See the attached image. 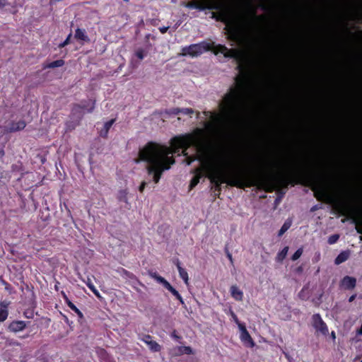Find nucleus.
I'll list each match as a JSON object with an SVG mask.
<instances>
[{"mask_svg": "<svg viewBox=\"0 0 362 362\" xmlns=\"http://www.w3.org/2000/svg\"><path fill=\"white\" fill-rule=\"evenodd\" d=\"M191 146L195 148L197 153V158L199 160L202 165L195 170V175L190 183L191 188L199 183L203 175V171L206 172L208 177L216 186L222 183L238 187L255 186L259 185L266 177L267 173L263 168H259L255 173L239 176L228 172L226 166L215 163L204 141L203 132L201 129H197L194 134L173 138L170 147L149 142L140 149L139 159L135 161L136 163L141 160L146 162L148 174L153 175L154 182L158 183L162 173L170 169V166L175 163V159L172 155L178 153L181 148L183 149L182 153L187 155L185 151Z\"/></svg>", "mask_w": 362, "mask_h": 362, "instance_id": "nucleus-1", "label": "nucleus"}, {"mask_svg": "<svg viewBox=\"0 0 362 362\" xmlns=\"http://www.w3.org/2000/svg\"><path fill=\"white\" fill-rule=\"evenodd\" d=\"M228 37L235 42L240 49H228L226 47L214 43L202 42L194 44L182 49V56L197 57L208 50H213L216 54H223L225 57L240 59L245 52L250 51L255 47V42L245 29L236 21H232L226 25Z\"/></svg>", "mask_w": 362, "mask_h": 362, "instance_id": "nucleus-2", "label": "nucleus"}, {"mask_svg": "<svg viewBox=\"0 0 362 362\" xmlns=\"http://www.w3.org/2000/svg\"><path fill=\"white\" fill-rule=\"evenodd\" d=\"M236 83L237 85L230 89V91L225 95L220 103V114L212 112H205L207 116L210 117L213 123L233 124L238 122L243 117L245 112L249 93L246 90L243 78L238 76Z\"/></svg>", "mask_w": 362, "mask_h": 362, "instance_id": "nucleus-3", "label": "nucleus"}, {"mask_svg": "<svg viewBox=\"0 0 362 362\" xmlns=\"http://www.w3.org/2000/svg\"><path fill=\"white\" fill-rule=\"evenodd\" d=\"M222 0H196L190 1L187 6L199 9H218L221 6Z\"/></svg>", "mask_w": 362, "mask_h": 362, "instance_id": "nucleus-4", "label": "nucleus"}, {"mask_svg": "<svg viewBox=\"0 0 362 362\" xmlns=\"http://www.w3.org/2000/svg\"><path fill=\"white\" fill-rule=\"evenodd\" d=\"M149 276L154 279L158 283L163 284V286L167 288L173 296H175L181 303H183L182 298L180 293L166 281L163 277L159 276L156 272H149Z\"/></svg>", "mask_w": 362, "mask_h": 362, "instance_id": "nucleus-5", "label": "nucleus"}, {"mask_svg": "<svg viewBox=\"0 0 362 362\" xmlns=\"http://www.w3.org/2000/svg\"><path fill=\"white\" fill-rule=\"evenodd\" d=\"M313 325L317 332L322 335H327L328 333V328L324 322L319 314H315L313 316Z\"/></svg>", "mask_w": 362, "mask_h": 362, "instance_id": "nucleus-6", "label": "nucleus"}, {"mask_svg": "<svg viewBox=\"0 0 362 362\" xmlns=\"http://www.w3.org/2000/svg\"><path fill=\"white\" fill-rule=\"evenodd\" d=\"M238 327L240 331V340L242 342L247 346L254 347L255 344L250 335L249 332L247 331L245 327L242 324H238Z\"/></svg>", "mask_w": 362, "mask_h": 362, "instance_id": "nucleus-7", "label": "nucleus"}, {"mask_svg": "<svg viewBox=\"0 0 362 362\" xmlns=\"http://www.w3.org/2000/svg\"><path fill=\"white\" fill-rule=\"evenodd\" d=\"M141 341H143L148 346L151 351L153 352H158L160 351V346L156 341H153L150 335H144L141 338Z\"/></svg>", "mask_w": 362, "mask_h": 362, "instance_id": "nucleus-8", "label": "nucleus"}, {"mask_svg": "<svg viewBox=\"0 0 362 362\" xmlns=\"http://www.w3.org/2000/svg\"><path fill=\"white\" fill-rule=\"evenodd\" d=\"M26 124L23 120L13 121L6 127V131L7 132L21 131L23 130Z\"/></svg>", "mask_w": 362, "mask_h": 362, "instance_id": "nucleus-9", "label": "nucleus"}, {"mask_svg": "<svg viewBox=\"0 0 362 362\" xmlns=\"http://www.w3.org/2000/svg\"><path fill=\"white\" fill-rule=\"evenodd\" d=\"M25 327L26 324L24 321H14L9 325L8 329L11 332H18L23 330Z\"/></svg>", "mask_w": 362, "mask_h": 362, "instance_id": "nucleus-10", "label": "nucleus"}, {"mask_svg": "<svg viewBox=\"0 0 362 362\" xmlns=\"http://www.w3.org/2000/svg\"><path fill=\"white\" fill-rule=\"evenodd\" d=\"M356 280L354 277L345 276L341 281V285L346 289H352L356 286Z\"/></svg>", "mask_w": 362, "mask_h": 362, "instance_id": "nucleus-11", "label": "nucleus"}, {"mask_svg": "<svg viewBox=\"0 0 362 362\" xmlns=\"http://www.w3.org/2000/svg\"><path fill=\"white\" fill-rule=\"evenodd\" d=\"M230 294L232 297L238 301H241L243 298V292L235 285L231 286L230 288Z\"/></svg>", "mask_w": 362, "mask_h": 362, "instance_id": "nucleus-12", "label": "nucleus"}, {"mask_svg": "<svg viewBox=\"0 0 362 362\" xmlns=\"http://www.w3.org/2000/svg\"><path fill=\"white\" fill-rule=\"evenodd\" d=\"M176 266L179 272L180 276L185 281V284L187 285L189 284V276L187 271L181 267L179 261L177 262Z\"/></svg>", "mask_w": 362, "mask_h": 362, "instance_id": "nucleus-13", "label": "nucleus"}, {"mask_svg": "<svg viewBox=\"0 0 362 362\" xmlns=\"http://www.w3.org/2000/svg\"><path fill=\"white\" fill-rule=\"evenodd\" d=\"M75 38L78 40H81L83 42H89L90 39L84 30L77 28L75 32Z\"/></svg>", "mask_w": 362, "mask_h": 362, "instance_id": "nucleus-14", "label": "nucleus"}, {"mask_svg": "<svg viewBox=\"0 0 362 362\" xmlns=\"http://www.w3.org/2000/svg\"><path fill=\"white\" fill-rule=\"evenodd\" d=\"M115 119H110V121L105 123L103 129L100 131V136L103 137H107L109 129L115 122Z\"/></svg>", "mask_w": 362, "mask_h": 362, "instance_id": "nucleus-15", "label": "nucleus"}, {"mask_svg": "<svg viewBox=\"0 0 362 362\" xmlns=\"http://www.w3.org/2000/svg\"><path fill=\"white\" fill-rule=\"evenodd\" d=\"M349 252H342L336 257L334 262L336 264H339L345 262L349 258Z\"/></svg>", "mask_w": 362, "mask_h": 362, "instance_id": "nucleus-16", "label": "nucleus"}, {"mask_svg": "<svg viewBox=\"0 0 362 362\" xmlns=\"http://www.w3.org/2000/svg\"><path fill=\"white\" fill-rule=\"evenodd\" d=\"M8 316L6 305L1 303L0 305V322H4Z\"/></svg>", "mask_w": 362, "mask_h": 362, "instance_id": "nucleus-17", "label": "nucleus"}, {"mask_svg": "<svg viewBox=\"0 0 362 362\" xmlns=\"http://www.w3.org/2000/svg\"><path fill=\"white\" fill-rule=\"evenodd\" d=\"M64 64V60L58 59V60H56V61H54L52 62H50V63L47 64L45 66V68L54 69V68H56V67L62 66Z\"/></svg>", "mask_w": 362, "mask_h": 362, "instance_id": "nucleus-18", "label": "nucleus"}, {"mask_svg": "<svg viewBox=\"0 0 362 362\" xmlns=\"http://www.w3.org/2000/svg\"><path fill=\"white\" fill-rule=\"evenodd\" d=\"M177 354H194L190 346H179L177 349Z\"/></svg>", "mask_w": 362, "mask_h": 362, "instance_id": "nucleus-19", "label": "nucleus"}, {"mask_svg": "<svg viewBox=\"0 0 362 362\" xmlns=\"http://www.w3.org/2000/svg\"><path fill=\"white\" fill-rule=\"evenodd\" d=\"M66 302L68 306L72 310H74L80 318H83V313L66 297Z\"/></svg>", "mask_w": 362, "mask_h": 362, "instance_id": "nucleus-20", "label": "nucleus"}, {"mask_svg": "<svg viewBox=\"0 0 362 362\" xmlns=\"http://www.w3.org/2000/svg\"><path fill=\"white\" fill-rule=\"evenodd\" d=\"M288 251V247H285L281 252H279L276 257V259L277 262H282L284 258L286 257Z\"/></svg>", "mask_w": 362, "mask_h": 362, "instance_id": "nucleus-21", "label": "nucleus"}, {"mask_svg": "<svg viewBox=\"0 0 362 362\" xmlns=\"http://www.w3.org/2000/svg\"><path fill=\"white\" fill-rule=\"evenodd\" d=\"M86 285L88 286V288L93 292V293L98 298H100V293L95 288L94 285L93 284L91 280L88 278L86 282Z\"/></svg>", "mask_w": 362, "mask_h": 362, "instance_id": "nucleus-22", "label": "nucleus"}, {"mask_svg": "<svg viewBox=\"0 0 362 362\" xmlns=\"http://www.w3.org/2000/svg\"><path fill=\"white\" fill-rule=\"evenodd\" d=\"M291 226V221H286L284 225L282 226V227L281 228L279 232V235L281 236Z\"/></svg>", "mask_w": 362, "mask_h": 362, "instance_id": "nucleus-23", "label": "nucleus"}, {"mask_svg": "<svg viewBox=\"0 0 362 362\" xmlns=\"http://www.w3.org/2000/svg\"><path fill=\"white\" fill-rule=\"evenodd\" d=\"M303 253V249H298L291 257L292 260L296 261L301 256Z\"/></svg>", "mask_w": 362, "mask_h": 362, "instance_id": "nucleus-24", "label": "nucleus"}, {"mask_svg": "<svg viewBox=\"0 0 362 362\" xmlns=\"http://www.w3.org/2000/svg\"><path fill=\"white\" fill-rule=\"evenodd\" d=\"M338 239H339L338 235H333L329 238L328 243L329 244H334L338 240Z\"/></svg>", "mask_w": 362, "mask_h": 362, "instance_id": "nucleus-25", "label": "nucleus"}, {"mask_svg": "<svg viewBox=\"0 0 362 362\" xmlns=\"http://www.w3.org/2000/svg\"><path fill=\"white\" fill-rule=\"evenodd\" d=\"M181 113L184 115H192L194 113V110L192 108H182Z\"/></svg>", "mask_w": 362, "mask_h": 362, "instance_id": "nucleus-26", "label": "nucleus"}, {"mask_svg": "<svg viewBox=\"0 0 362 362\" xmlns=\"http://www.w3.org/2000/svg\"><path fill=\"white\" fill-rule=\"evenodd\" d=\"M71 34L70 33V34L67 36L66 39V40H64L62 44H60V45H59V47H65L66 45H69V42H70V38H71Z\"/></svg>", "mask_w": 362, "mask_h": 362, "instance_id": "nucleus-27", "label": "nucleus"}, {"mask_svg": "<svg viewBox=\"0 0 362 362\" xmlns=\"http://www.w3.org/2000/svg\"><path fill=\"white\" fill-rule=\"evenodd\" d=\"M136 56L140 59H143L144 57V51L140 49V50H138L136 51Z\"/></svg>", "mask_w": 362, "mask_h": 362, "instance_id": "nucleus-28", "label": "nucleus"}, {"mask_svg": "<svg viewBox=\"0 0 362 362\" xmlns=\"http://www.w3.org/2000/svg\"><path fill=\"white\" fill-rule=\"evenodd\" d=\"M230 315L233 319V320L235 322V323L238 325V324H240L238 321V319L236 316V315L233 312V311H230Z\"/></svg>", "mask_w": 362, "mask_h": 362, "instance_id": "nucleus-29", "label": "nucleus"}, {"mask_svg": "<svg viewBox=\"0 0 362 362\" xmlns=\"http://www.w3.org/2000/svg\"><path fill=\"white\" fill-rule=\"evenodd\" d=\"M146 185H147V183H146V182H145V181H143V182L141 183V185L139 186V191H140L141 192H143V191H144V189L145 187L146 186Z\"/></svg>", "mask_w": 362, "mask_h": 362, "instance_id": "nucleus-30", "label": "nucleus"}, {"mask_svg": "<svg viewBox=\"0 0 362 362\" xmlns=\"http://www.w3.org/2000/svg\"><path fill=\"white\" fill-rule=\"evenodd\" d=\"M7 4V0H0V8H4Z\"/></svg>", "mask_w": 362, "mask_h": 362, "instance_id": "nucleus-31", "label": "nucleus"}, {"mask_svg": "<svg viewBox=\"0 0 362 362\" xmlns=\"http://www.w3.org/2000/svg\"><path fill=\"white\" fill-rule=\"evenodd\" d=\"M168 28H169V27H168H168H165V26H163V27H160V28H159V30L160 31V33H161L164 34V33H165L167 32V30H168Z\"/></svg>", "mask_w": 362, "mask_h": 362, "instance_id": "nucleus-32", "label": "nucleus"}, {"mask_svg": "<svg viewBox=\"0 0 362 362\" xmlns=\"http://www.w3.org/2000/svg\"><path fill=\"white\" fill-rule=\"evenodd\" d=\"M181 109L182 108H175L173 110V112L175 115L181 113Z\"/></svg>", "mask_w": 362, "mask_h": 362, "instance_id": "nucleus-33", "label": "nucleus"}, {"mask_svg": "<svg viewBox=\"0 0 362 362\" xmlns=\"http://www.w3.org/2000/svg\"><path fill=\"white\" fill-rule=\"evenodd\" d=\"M195 158H192L191 157H187V165H190L191 163L194 160Z\"/></svg>", "mask_w": 362, "mask_h": 362, "instance_id": "nucleus-34", "label": "nucleus"}, {"mask_svg": "<svg viewBox=\"0 0 362 362\" xmlns=\"http://www.w3.org/2000/svg\"><path fill=\"white\" fill-rule=\"evenodd\" d=\"M100 354L101 356H105L107 355V353L103 349H101L100 351Z\"/></svg>", "mask_w": 362, "mask_h": 362, "instance_id": "nucleus-35", "label": "nucleus"}, {"mask_svg": "<svg viewBox=\"0 0 362 362\" xmlns=\"http://www.w3.org/2000/svg\"><path fill=\"white\" fill-rule=\"evenodd\" d=\"M227 256H228V259H230V261L232 262H233V257H232L231 254L228 253Z\"/></svg>", "mask_w": 362, "mask_h": 362, "instance_id": "nucleus-36", "label": "nucleus"}, {"mask_svg": "<svg viewBox=\"0 0 362 362\" xmlns=\"http://www.w3.org/2000/svg\"><path fill=\"white\" fill-rule=\"evenodd\" d=\"M355 297H356V296H354V295L351 296L349 298V302L353 301V300L355 299Z\"/></svg>", "mask_w": 362, "mask_h": 362, "instance_id": "nucleus-37", "label": "nucleus"}, {"mask_svg": "<svg viewBox=\"0 0 362 362\" xmlns=\"http://www.w3.org/2000/svg\"><path fill=\"white\" fill-rule=\"evenodd\" d=\"M4 156V151H0V156L2 157Z\"/></svg>", "mask_w": 362, "mask_h": 362, "instance_id": "nucleus-38", "label": "nucleus"}, {"mask_svg": "<svg viewBox=\"0 0 362 362\" xmlns=\"http://www.w3.org/2000/svg\"><path fill=\"white\" fill-rule=\"evenodd\" d=\"M93 109H94V104H93L92 107L89 110V112H92L93 110Z\"/></svg>", "mask_w": 362, "mask_h": 362, "instance_id": "nucleus-39", "label": "nucleus"}, {"mask_svg": "<svg viewBox=\"0 0 362 362\" xmlns=\"http://www.w3.org/2000/svg\"><path fill=\"white\" fill-rule=\"evenodd\" d=\"M331 334H332V338L335 339V337H335V333L334 332H332Z\"/></svg>", "mask_w": 362, "mask_h": 362, "instance_id": "nucleus-40", "label": "nucleus"}, {"mask_svg": "<svg viewBox=\"0 0 362 362\" xmlns=\"http://www.w3.org/2000/svg\"><path fill=\"white\" fill-rule=\"evenodd\" d=\"M358 233H362V230L357 229Z\"/></svg>", "mask_w": 362, "mask_h": 362, "instance_id": "nucleus-41", "label": "nucleus"}, {"mask_svg": "<svg viewBox=\"0 0 362 362\" xmlns=\"http://www.w3.org/2000/svg\"><path fill=\"white\" fill-rule=\"evenodd\" d=\"M139 285L144 286V284L142 283H141L140 281H139Z\"/></svg>", "mask_w": 362, "mask_h": 362, "instance_id": "nucleus-42", "label": "nucleus"}, {"mask_svg": "<svg viewBox=\"0 0 362 362\" xmlns=\"http://www.w3.org/2000/svg\"><path fill=\"white\" fill-rule=\"evenodd\" d=\"M361 239L362 240V236L361 237Z\"/></svg>", "mask_w": 362, "mask_h": 362, "instance_id": "nucleus-43", "label": "nucleus"}, {"mask_svg": "<svg viewBox=\"0 0 362 362\" xmlns=\"http://www.w3.org/2000/svg\"><path fill=\"white\" fill-rule=\"evenodd\" d=\"M361 362H362V361Z\"/></svg>", "mask_w": 362, "mask_h": 362, "instance_id": "nucleus-44", "label": "nucleus"}]
</instances>
